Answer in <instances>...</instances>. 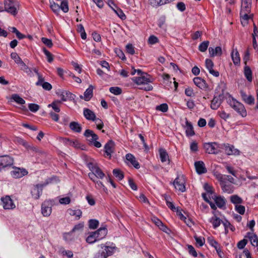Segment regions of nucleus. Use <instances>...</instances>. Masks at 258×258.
Returning a JSON list of instances; mask_svg holds the SVG:
<instances>
[{"mask_svg": "<svg viewBox=\"0 0 258 258\" xmlns=\"http://www.w3.org/2000/svg\"><path fill=\"white\" fill-rule=\"evenodd\" d=\"M11 58L15 61L16 63L20 64H24V61L20 57L16 52H12L11 54Z\"/></svg>", "mask_w": 258, "mask_h": 258, "instance_id": "obj_44", "label": "nucleus"}, {"mask_svg": "<svg viewBox=\"0 0 258 258\" xmlns=\"http://www.w3.org/2000/svg\"><path fill=\"white\" fill-rule=\"evenodd\" d=\"M33 71L37 75V76H38V81L36 83V85H37V86H40L44 82V78H43L42 75H40L38 73L37 69H36V68H34L33 69Z\"/></svg>", "mask_w": 258, "mask_h": 258, "instance_id": "obj_47", "label": "nucleus"}, {"mask_svg": "<svg viewBox=\"0 0 258 258\" xmlns=\"http://www.w3.org/2000/svg\"><path fill=\"white\" fill-rule=\"evenodd\" d=\"M193 81L194 84L201 89H206L208 87L206 81L200 77L195 78Z\"/></svg>", "mask_w": 258, "mask_h": 258, "instance_id": "obj_24", "label": "nucleus"}, {"mask_svg": "<svg viewBox=\"0 0 258 258\" xmlns=\"http://www.w3.org/2000/svg\"><path fill=\"white\" fill-rule=\"evenodd\" d=\"M219 179L220 184L224 192L230 194L233 191L234 187L232 183L233 181L230 178H219Z\"/></svg>", "mask_w": 258, "mask_h": 258, "instance_id": "obj_7", "label": "nucleus"}, {"mask_svg": "<svg viewBox=\"0 0 258 258\" xmlns=\"http://www.w3.org/2000/svg\"><path fill=\"white\" fill-rule=\"evenodd\" d=\"M231 57L233 62V63L237 66L239 65L240 63V57L239 52L236 48L233 49L231 53Z\"/></svg>", "mask_w": 258, "mask_h": 258, "instance_id": "obj_25", "label": "nucleus"}, {"mask_svg": "<svg viewBox=\"0 0 258 258\" xmlns=\"http://www.w3.org/2000/svg\"><path fill=\"white\" fill-rule=\"evenodd\" d=\"M11 99L19 104L23 105L25 103V101L17 94H13Z\"/></svg>", "mask_w": 258, "mask_h": 258, "instance_id": "obj_41", "label": "nucleus"}, {"mask_svg": "<svg viewBox=\"0 0 258 258\" xmlns=\"http://www.w3.org/2000/svg\"><path fill=\"white\" fill-rule=\"evenodd\" d=\"M151 221L162 231L167 233L168 228L157 217L153 216L151 218Z\"/></svg>", "mask_w": 258, "mask_h": 258, "instance_id": "obj_23", "label": "nucleus"}, {"mask_svg": "<svg viewBox=\"0 0 258 258\" xmlns=\"http://www.w3.org/2000/svg\"><path fill=\"white\" fill-rule=\"evenodd\" d=\"M204 189L207 191V194L211 195L212 198H213L214 194L212 191V187L208 183H206L204 185Z\"/></svg>", "mask_w": 258, "mask_h": 258, "instance_id": "obj_55", "label": "nucleus"}, {"mask_svg": "<svg viewBox=\"0 0 258 258\" xmlns=\"http://www.w3.org/2000/svg\"><path fill=\"white\" fill-rule=\"evenodd\" d=\"M1 204L5 210H13L15 208L16 206L9 196L1 198Z\"/></svg>", "mask_w": 258, "mask_h": 258, "instance_id": "obj_11", "label": "nucleus"}, {"mask_svg": "<svg viewBox=\"0 0 258 258\" xmlns=\"http://www.w3.org/2000/svg\"><path fill=\"white\" fill-rule=\"evenodd\" d=\"M216 204V205L219 208H222L225 206V200L224 198H222L221 197H217L215 195H214L213 198H212Z\"/></svg>", "mask_w": 258, "mask_h": 258, "instance_id": "obj_34", "label": "nucleus"}, {"mask_svg": "<svg viewBox=\"0 0 258 258\" xmlns=\"http://www.w3.org/2000/svg\"><path fill=\"white\" fill-rule=\"evenodd\" d=\"M138 199L141 203L147 205H150V202L149 200L144 194H141L138 197Z\"/></svg>", "mask_w": 258, "mask_h": 258, "instance_id": "obj_57", "label": "nucleus"}, {"mask_svg": "<svg viewBox=\"0 0 258 258\" xmlns=\"http://www.w3.org/2000/svg\"><path fill=\"white\" fill-rule=\"evenodd\" d=\"M140 77H135L132 79V81L137 85L148 84V83L152 82L151 78H148V75H142Z\"/></svg>", "mask_w": 258, "mask_h": 258, "instance_id": "obj_16", "label": "nucleus"}, {"mask_svg": "<svg viewBox=\"0 0 258 258\" xmlns=\"http://www.w3.org/2000/svg\"><path fill=\"white\" fill-rule=\"evenodd\" d=\"M156 109L162 112H166L168 111V106L166 103H163L156 107Z\"/></svg>", "mask_w": 258, "mask_h": 258, "instance_id": "obj_51", "label": "nucleus"}, {"mask_svg": "<svg viewBox=\"0 0 258 258\" xmlns=\"http://www.w3.org/2000/svg\"><path fill=\"white\" fill-rule=\"evenodd\" d=\"M235 210L240 215H243L245 211V207L240 205H235Z\"/></svg>", "mask_w": 258, "mask_h": 258, "instance_id": "obj_56", "label": "nucleus"}, {"mask_svg": "<svg viewBox=\"0 0 258 258\" xmlns=\"http://www.w3.org/2000/svg\"><path fill=\"white\" fill-rule=\"evenodd\" d=\"M244 74L248 81L250 82L252 81V71L249 67L245 66L244 67Z\"/></svg>", "mask_w": 258, "mask_h": 258, "instance_id": "obj_38", "label": "nucleus"}, {"mask_svg": "<svg viewBox=\"0 0 258 258\" xmlns=\"http://www.w3.org/2000/svg\"><path fill=\"white\" fill-rule=\"evenodd\" d=\"M43 51L47 57V60L48 62L50 63L53 60V57L52 54L45 48H44L43 49Z\"/></svg>", "mask_w": 258, "mask_h": 258, "instance_id": "obj_52", "label": "nucleus"}, {"mask_svg": "<svg viewBox=\"0 0 258 258\" xmlns=\"http://www.w3.org/2000/svg\"><path fill=\"white\" fill-rule=\"evenodd\" d=\"M100 247L94 254V258H107L113 254L117 249V247L113 243L101 244L98 245Z\"/></svg>", "mask_w": 258, "mask_h": 258, "instance_id": "obj_1", "label": "nucleus"}, {"mask_svg": "<svg viewBox=\"0 0 258 258\" xmlns=\"http://www.w3.org/2000/svg\"><path fill=\"white\" fill-rule=\"evenodd\" d=\"M204 148L209 154H217L221 151L222 144L216 142L206 143L204 144Z\"/></svg>", "mask_w": 258, "mask_h": 258, "instance_id": "obj_6", "label": "nucleus"}, {"mask_svg": "<svg viewBox=\"0 0 258 258\" xmlns=\"http://www.w3.org/2000/svg\"><path fill=\"white\" fill-rule=\"evenodd\" d=\"M109 91L115 95H118L121 94L122 93V90L120 88L118 87H111L109 88Z\"/></svg>", "mask_w": 258, "mask_h": 258, "instance_id": "obj_50", "label": "nucleus"}, {"mask_svg": "<svg viewBox=\"0 0 258 258\" xmlns=\"http://www.w3.org/2000/svg\"><path fill=\"white\" fill-rule=\"evenodd\" d=\"M250 10L251 3L247 4L245 3L241 4L240 16L242 22V21H246L250 19L249 14L250 12Z\"/></svg>", "mask_w": 258, "mask_h": 258, "instance_id": "obj_8", "label": "nucleus"}, {"mask_svg": "<svg viewBox=\"0 0 258 258\" xmlns=\"http://www.w3.org/2000/svg\"><path fill=\"white\" fill-rule=\"evenodd\" d=\"M93 89V86L90 85L89 88L85 91L83 98L85 101H88L92 98Z\"/></svg>", "mask_w": 258, "mask_h": 258, "instance_id": "obj_32", "label": "nucleus"}, {"mask_svg": "<svg viewBox=\"0 0 258 258\" xmlns=\"http://www.w3.org/2000/svg\"><path fill=\"white\" fill-rule=\"evenodd\" d=\"M227 103L236 111L242 117H245L247 115L246 110L244 105L240 102L237 101L236 99L233 98L230 94H227L226 96Z\"/></svg>", "mask_w": 258, "mask_h": 258, "instance_id": "obj_3", "label": "nucleus"}, {"mask_svg": "<svg viewBox=\"0 0 258 258\" xmlns=\"http://www.w3.org/2000/svg\"><path fill=\"white\" fill-rule=\"evenodd\" d=\"M70 129L74 133L81 132V125L76 121H72L69 123Z\"/></svg>", "mask_w": 258, "mask_h": 258, "instance_id": "obj_35", "label": "nucleus"}, {"mask_svg": "<svg viewBox=\"0 0 258 258\" xmlns=\"http://www.w3.org/2000/svg\"><path fill=\"white\" fill-rule=\"evenodd\" d=\"M50 3L51 4V5H50L51 9L54 13H57L59 11V10H60L59 5L56 4L54 2H53V3H52L50 1Z\"/></svg>", "mask_w": 258, "mask_h": 258, "instance_id": "obj_60", "label": "nucleus"}, {"mask_svg": "<svg viewBox=\"0 0 258 258\" xmlns=\"http://www.w3.org/2000/svg\"><path fill=\"white\" fill-rule=\"evenodd\" d=\"M81 229V224L79 223L74 226L73 229L69 232L64 233L63 234V238L66 242H70L75 239V236L73 233L76 230H80Z\"/></svg>", "mask_w": 258, "mask_h": 258, "instance_id": "obj_15", "label": "nucleus"}, {"mask_svg": "<svg viewBox=\"0 0 258 258\" xmlns=\"http://www.w3.org/2000/svg\"><path fill=\"white\" fill-rule=\"evenodd\" d=\"M60 9H61L64 13H67L69 11L68 2L67 0H62L59 5Z\"/></svg>", "mask_w": 258, "mask_h": 258, "instance_id": "obj_48", "label": "nucleus"}, {"mask_svg": "<svg viewBox=\"0 0 258 258\" xmlns=\"http://www.w3.org/2000/svg\"><path fill=\"white\" fill-rule=\"evenodd\" d=\"M185 133L187 136H192L195 135L194 128L191 122H189L186 119L185 121Z\"/></svg>", "mask_w": 258, "mask_h": 258, "instance_id": "obj_33", "label": "nucleus"}, {"mask_svg": "<svg viewBox=\"0 0 258 258\" xmlns=\"http://www.w3.org/2000/svg\"><path fill=\"white\" fill-rule=\"evenodd\" d=\"M83 115L88 120L92 121L96 117L95 113L91 110L86 108L83 110Z\"/></svg>", "mask_w": 258, "mask_h": 258, "instance_id": "obj_30", "label": "nucleus"}, {"mask_svg": "<svg viewBox=\"0 0 258 258\" xmlns=\"http://www.w3.org/2000/svg\"><path fill=\"white\" fill-rule=\"evenodd\" d=\"M223 99V94L214 96L211 101V108L213 110L217 109L221 104Z\"/></svg>", "mask_w": 258, "mask_h": 258, "instance_id": "obj_18", "label": "nucleus"}, {"mask_svg": "<svg viewBox=\"0 0 258 258\" xmlns=\"http://www.w3.org/2000/svg\"><path fill=\"white\" fill-rule=\"evenodd\" d=\"M112 10L121 20H124L126 18L123 11L117 7L115 8H112Z\"/></svg>", "mask_w": 258, "mask_h": 258, "instance_id": "obj_45", "label": "nucleus"}, {"mask_svg": "<svg viewBox=\"0 0 258 258\" xmlns=\"http://www.w3.org/2000/svg\"><path fill=\"white\" fill-rule=\"evenodd\" d=\"M207 240L209 244L214 248L219 245L218 243L213 237H208Z\"/></svg>", "mask_w": 258, "mask_h": 258, "instance_id": "obj_64", "label": "nucleus"}, {"mask_svg": "<svg viewBox=\"0 0 258 258\" xmlns=\"http://www.w3.org/2000/svg\"><path fill=\"white\" fill-rule=\"evenodd\" d=\"M230 201L235 205L241 204L243 202L242 199L237 195H233L230 197Z\"/></svg>", "mask_w": 258, "mask_h": 258, "instance_id": "obj_40", "label": "nucleus"}, {"mask_svg": "<svg viewBox=\"0 0 258 258\" xmlns=\"http://www.w3.org/2000/svg\"><path fill=\"white\" fill-rule=\"evenodd\" d=\"M160 157L161 162H164L169 160V157L167 152L164 149H160L159 150Z\"/></svg>", "mask_w": 258, "mask_h": 258, "instance_id": "obj_43", "label": "nucleus"}, {"mask_svg": "<svg viewBox=\"0 0 258 258\" xmlns=\"http://www.w3.org/2000/svg\"><path fill=\"white\" fill-rule=\"evenodd\" d=\"M173 184L176 190L182 192L185 191V181L184 178H175Z\"/></svg>", "mask_w": 258, "mask_h": 258, "instance_id": "obj_19", "label": "nucleus"}, {"mask_svg": "<svg viewBox=\"0 0 258 258\" xmlns=\"http://www.w3.org/2000/svg\"><path fill=\"white\" fill-rule=\"evenodd\" d=\"M165 22L166 17L165 16H161L158 20V26L164 31H166L167 29V25Z\"/></svg>", "mask_w": 258, "mask_h": 258, "instance_id": "obj_39", "label": "nucleus"}, {"mask_svg": "<svg viewBox=\"0 0 258 258\" xmlns=\"http://www.w3.org/2000/svg\"><path fill=\"white\" fill-rule=\"evenodd\" d=\"M93 233L97 240L99 241L106 236L107 233V229L105 227H101Z\"/></svg>", "mask_w": 258, "mask_h": 258, "instance_id": "obj_22", "label": "nucleus"}, {"mask_svg": "<svg viewBox=\"0 0 258 258\" xmlns=\"http://www.w3.org/2000/svg\"><path fill=\"white\" fill-rule=\"evenodd\" d=\"M221 149L225 150L226 154L228 155H238L240 151L234 148V146L228 144H222Z\"/></svg>", "mask_w": 258, "mask_h": 258, "instance_id": "obj_14", "label": "nucleus"}, {"mask_svg": "<svg viewBox=\"0 0 258 258\" xmlns=\"http://www.w3.org/2000/svg\"><path fill=\"white\" fill-rule=\"evenodd\" d=\"M21 66L23 68L24 72L27 73L29 76L30 77L34 76L32 69L29 68L24 62Z\"/></svg>", "mask_w": 258, "mask_h": 258, "instance_id": "obj_54", "label": "nucleus"}, {"mask_svg": "<svg viewBox=\"0 0 258 258\" xmlns=\"http://www.w3.org/2000/svg\"><path fill=\"white\" fill-rule=\"evenodd\" d=\"M63 141L67 145L73 147L76 149L81 148V144L78 140H71L68 138H63Z\"/></svg>", "mask_w": 258, "mask_h": 258, "instance_id": "obj_29", "label": "nucleus"}, {"mask_svg": "<svg viewBox=\"0 0 258 258\" xmlns=\"http://www.w3.org/2000/svg\"><path fill=\"white\" fill-rule=\"evenodd\" d=\"M104 151L106 156L109 158L111 157V154L114 152V143L112 140L108 141L104 146Z\"/></svg>", "mask_w": 258, "mask_h": 258, "instance_id": "obj_21", "label": "nucleus"}, {"mask_svg": "<svg viewBox=\"0 0 258 258\" xmlns=\"http://www.w3.org/2000/svg\"><path fill=\"white\" fill-rule=\"evenodd\" d=\"M126 163L129 166H133L136 169H139L140 165L135 157L132 154L128 153L125 155Z\"/></svg>", "mask_w": 258, "mask_h": 258, "instance_id": "obj_17", "label": "nucleus"}, {"mask_svg": "<svg viewBox=\"0 0 258 258\" xmlns=\"http://www.w3.org/2000/svg\"><path fill=\"white\" fill-rule=\"evenodd\" d=\"M52 203L50 200L45 201L41 205V213L43 216H49L52 212Z\"/></svg>", "mask_w": 258, "mask_h": 258, "instance_id": "obj_12", "label": "nucleus"}, {"mask_svg": "<svg viewBox=\"0 0 258 258\" xmlns=\"http://www.w3.org/2000/svg\"><path fill=\"white\" fill-rule=\"evenodd\" d=\"M28 107L29 110L33 112H35L38 111L39 109V106L36 104L34 103H30L28 105Z\"/></svg>", "mask_w": 258, "mask_h": 258, "instance_id": "obj_63", "label": "nucleus"}, {"mask_svg": "<svg viewBox=\"0 0 258 258\" xmlns=\"http://www.w3.org/2000/svg\"><path fill=\"white\" fill-rule=\"evenodd\" d=\"M18 3L16 0H5V10L11 15L15 16L18 14Z\"/></svg>", "mask_w": 258, "mask_h": 258, "instance_id": "obj_5", "label": "nucleus"}, {"mask_svg": "<svg viewBox=\"0 0 258 258\" xmlns=\"http://www.w3.org/2000/svg\"><path fill=\"white\" fill-rule=\"evenodd\" d=\"M84 136L86 138L89 145L99 148L101 147V144L97 141L98 136L91 130H86L84 133Z\"/></svg>", "mask_w": 258, "mask_h": 258, "instance_id": "obj_4", "label": "nucleus"}, {"mask_svg": "<svg viewBox=\"0 0 258 258\" xmlns=\"http://www.w3.org/2000/svg\"><path fill=\"white\" fill-rule=\"evenodd\" d=\"M209 44L210 42L208 40L203 41L200 44L198 47L199 50L202 52H205L207 50Z\"/></svg>", "mask_w": 258, "mask_h": 258, "instance_id": "obj_42", "label": "nucleus"}, {"mask_svg": "<svg viewBox=\"0 0 258 258\" xmlns=\"http://www.w3.org/2000/svg\"><path fill=\"white\" fill-rule=\"evenodd\" d=\"M14 159L9 155L0 156V170L14 164Z\"/></svg>", "mask_w": 258, "mask_h": 258, "instance_id": "obj_10", "label": "nucleus"}, {"mask_svg": "<svg viewBox=\"0 0 258 258\" xmlns=\"http://www.w3.org/2000/svg\"><path fill=\"white\" fill-rule=\"evenodd\" d=\"M195 166L197 173L199 174L205 173L207 172V169L205 166V164L203 161H197L195 163Z\"/></svg>", "mask_w": 258, "mask_h": 258, "instance_id": "obj_27", "label": "nucleus"}, {"mask_svg": "<svg viewBox=\"0 0 258 258\" xmlns=\"http://www.w3.org/2000/svg\"><path fill=\"white\" fill-rule=\"evenodd\" d=\"M209 222L212 223L213 228L216 229L220 225L222 221L219 218L214 216L209 219Z\"/></svg>", "mask_w": 258, "mask_h": 258, "instance_id": "obj_37", "label": "nucleus"}, {"mask_svg": "<svg viewBox=\"0 0 258 258\" xmlns=\"http://www.w3.org/2000/svg\"><path fill=\"white\" fill-rule=\"evenodd\" d=\"M205 64L206 68L211 75L216 77H219V73L213 70L214 63L211 59L208 58L206 59L205 60Z\"/></svg>", "mask_w": 258, "mask_h": 258, "instance_id": "obj_20", "label": "nucleus"}, {"mask_svg": "<svg viewBox=\"0 0 258 258\" xmlns=\"http://www.w3.org/2000/svg\"><path fill=\"white\" fill-rule=\"evenodd\" d=\"M82 158L92 173L96 177H103L105 176L104 173L98 166L97 164L93 159L89 158L84 154H82Z\"/></svg>", "mask_w": 258, "mask_h": 258, "instance_id": "obj_2", "label": "nucleus"}, {"mask_svg": "<svg viewBox=\"0 0 258 258\" xmlns=\"http://www.w3.org/2000/svg\"><path fill=\"white\" fill-rule=\"evenodd\" d=\"M86 240L87 243L90 244H93L96 242L98 241L97 240V238H96L95 235L93 232H91L89 234L88 236L86 238Z\"/></svg>", "mask_w": 258, "mask_h": 258, "instance_id": "obj_46", "label": "nucleus"}, {"mask_svg": "<svg viewBox=\"0 0 258 258\" xmlns=\"http://www.w3.org/2000/svg\"><path fill=\"white\" fill-rule=\"evenodd\" d=\"M241 96L243 101L249 105L253 104L254 98L252 95H247L244 92H241Z\"/></svg>", "mask_w": 258, "mask_h": 258, "instance_id": "obj_31", "label": "nucleus"}, {"mask_svg": "<svg viewBox=\"0 0 258 258\" xmlns=\"http://www.w3.org/2000/svg\"><path fill=\"white\" fill-rule=\"evenodd\" d=\"M218 113L220 117L224 120H226L230 116V114L226 113L224 110L219 111Z\"/></svg>", "mask_w": 258, "mask_h": 258, "instance_id": "obj_62", "label": "nucleus"}, {"mask_svg": "<svg viewBox=\"0 0 258 258\" xmlns=\"http://www.w3.org/2000/svg\"><path fill=\"white\" fill-rule=\"evenodd\" d=\"M99 224V222L97 220L91 219L89 221V226L90 229H96Z\"/></svg>", "mask_w": 258, "mask_h": 258, "instance_id": "obj_53", "label": "nucleus"}, {"mask_svg": "<svg viewBox=\"0 0 258 258\" xmlns=\"http://www.w3.org/2000/svg\"><path fill=\"white\" fill-rule=\"evenodd\" d=\"M41 41L49 48H51L53 45L52 40L50 39L45 37H42Z\"/></svg>", "mask_w": 258, "mask_h": 258, "instance_id": "obj_58", "label": "nucleus"}, {"mask_svg": "<svg viewBox=\"0 0 258 258\" xmlns=\"http://www.w3.org/2000/svg\"><path fill=\"white\" fill-rule=\"evenodd\" d=\"M68 213L72 216L74 217V220H79L81 217L80 210H73L69 209L67 211Z\"/></svg>", "mask_w": 258, "mask_h": 258, "instance_id": "obj_36", "label": "nucleus"}, {"mask_svg": "<svg viewBox=\"0 0 258 258\" xmlns=\"http://www.w3.org/2000/svg\"><path fill=\"white\" fill-rule=\"evenodd\" d=\"M208 50L210 57L221 56L222 54V48L220 46H217L215 48L210 47Z\"/></svg>", "mask_w": 258, "mask_h": 258, "instance_id": "obj_26", "label": "nucleus"}, {"mask_svg": "<svg viewBox=\"0 0 258 258\" xmlns=\"http://www.w3.org/2000/svg\"><path fill=\"white\" fill-rule=\"evenodd\" d=\"M245 237L248 238L251 244L253 246H257L258 245V237L256 234L253 232H248Z\"/></svg>", "mask_w": 258, "mask_h": 258, "instance_id": "obj_28", "label": "nucleus"}, {"mask_svg": "<svg viewBox=\"0 0 258 258\" xmlns=\"http://www.w3.org/2000/svg\"><path fill=\"white\" fill-rule=\"evenodd\" d=\"M72 94L70 92L63 91L61 92V94L60 96L61 97V99L62 101H65L67 100V99Z\"/></svg>", "mask_w": 258, "mask_h": 258, "instance_id": "obj_59", "label": "nucleus"}, {"mask_svg": "<svg viewBox=\"0 0 258 258\" xmlns=\"http://www.w3.org/2000/svg\"><path fill=\"white\" fill-rule=\"evenodd\" d=\"M48 184V182L34 185L31 190L32 196L36 200L39 199L42 195L43 188Z\"/></svg>", "mask_w": 258, "mask_h": 258, "instance_id": "obj_9", "label": "nucleus"}, {"mask_svg": "<svg viewBox=\"0 0 258 258\" xmlns=\"http://www.w3.org/2000/svg\"><path fill=\"white\" fill-rule=\"evenodd\" d=\"M60 102V101H53L52 103L49 104L48 105V107H51L55 112H59L60 111V108L58 106L57 104L59 103Z\"/></svg>", "mask_w": 258, "mask_h": 258, "instance_id": "obj_49", "label": "nucleus"}, {"mask_svg": "<svg viewBox=\"0 0 258 258\" xmlns=\"http://www.w3.org/2000/svg\"><path fill=\"white\" fill-rule=\"evenodd\" d=\"M148 43L151 45L155 44L159 42L158 38L154 36L151 35L148 38Z\"/></svg>", "mask_w": 258, "mask_h": 258, "instance_id": "obj_61", "label": "nucleus"}, {"mask_svg": "<svg viewBox=\"0 0 258 258\" xmlns=\"http://www.w3.org/2000/svg\"><path fill=\"white\" fill-rule=\"evenodd\" d=\"M13 170L11 172V175L14 177H23L28 173V171L24 168L13 166Z\"/></svg>", "mask_w": 258, "mask_h": 258, "instance_id": "obj_13", "label": "nucleus"}]
</instances>
